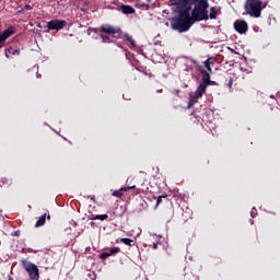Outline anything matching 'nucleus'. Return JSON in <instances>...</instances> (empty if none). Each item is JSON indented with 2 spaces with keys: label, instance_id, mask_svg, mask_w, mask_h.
<instances>
[{
  "label": "nucleus",
  "instance_id": "nucleus-1",
  "mask_svg": "<svg viewBox=\"0 0 280 280\" xmlns=\"http://www.w3.org/2000/svg\"><path fill=\"white\" fill-rule=\"evenodd\" d=\"M191 25H194V21L191 20V14L187 11H177V15L171 20L172 30L179 32V34L189 32Z\"/></svg>",
  "mask_w": 280,
  "mask_h": 280
},
{
  "label": "nucleus",
  "instance_id": "nucleus-2",
  "mask_svg": "<svg viewBox=\"0 0 280 280\" xmlns=\"http://www.w3.org/2000/svg\"><path fill=\"white\" fill-rule=\"evenodd\" d=\"M208 8L209 0H195V8L190 15L192 23H196V21H207L209 19Z\"/></svg>",
  "mask_w": 280,
  "mask_h": 280
},
{
  "label": "nucleus",
  "instance_id": "nucleus-3",
  "mask_svg": "<svg viewBox=\"0 0 280 280\" xmlns=\"http://www.w3.org/2000/svg\"><path fill=\"white\" fill-rule=\"evenodd\" d=\"M264 8H266V4L260 0H246L245 2L246 13L254 19L261 16V10H264Z\"/></svg>",
  "mask_w": 280,
  "mask_h": 280
},
{
  "label": "nucleus",
  "instance_id": "nucleus-4",
  "mask_svg": "<svg viewBox=\"0 0 280 280\" xmlns=\"http://www.w3.org/2000/svg\"><path fill=\"white\" fill-rule=\"evenodd\" d=\"M23 267L28 273V277L31 280H38L40 279V273L38 270V266L34 265L33 262H30L27 260H22Z\"/></svg>",
  "mask_w": 280,
  "mask_h": 280
},
{
  "label": "nucleus",
  "instance_id": "nucleus-5",
  "mask_svg": "<svg viewBox=\"0 0 280 280\" xmlns=\"http://www.w3.org/2000/svg\"><path fill=\"white\" fill-rule=\"evenodd\" d=\"M195 2L194 0H174L177 12H189Z\"/></svg>",
  "mask_w": 280,
  "mask_h": 280
},
{
  "label": "nucleus",
  "instance_id": "nucleus-6",
  "mask_svg": "<svg viewBox=\"0 0 280 280\" xmlns=\"http://www.w3.org/2000/svg\"><path fill=\"white\" fill-rule=\"evenodd\" d=\"M48 32L51 30H56L57 32L60 30H65L67 27V21L65 20H52L47 23Z\"/></svg>",
  "mask_w": 280,
  "mask_h": 280
},
{
  "label": "nucleus",
  "instance_id": "nucleus-7",
  "mask_svg": "<svg viewBox=\"0 0 280 280\" xmlns=\"http://www.w3.org/2000/svg\"><path fill=\"white\" fill-rule=\"evenodd\" d=\"M159 240H161V236L151 234L147 238V244H144V246H149V248L156 250L159 248Z\"/></svg>",
  "mask_w": 280,
  "mask_h": 280
},
{
  "label": "nucleus",
  "instance_id": "nucleus-8",
  "mask_svg": "<svg viewBox=\"0 0 280 280\" xmlns=\"http://www.w3.org/2000/svg\"><path fill=\"white\" fill-rule=\"evenodd\" d=\"M234 28L238 32V34H246L248 32V23L244 20H236L234 22Z\"/></svg>",
  "mask_w": 280,
  "mask_h": 280
},
{
  "label": "nucleus",
  "instance_id": "nucleus-9",
  "mask_svg": "<svg viewBox=\"0 0 280 280\" xmlns=\"http://www.w3.org/2000/svg\"><path fill=\"white\" fill-rule=\"evenodd\" d=\"M101 34H119L121 32V28L110 26V25H104L100 28Z\"/></svg>",
  "mask_w": 280,
  "mask_h": 280
},
{
  "label": "nucleus",
  "instance_id": "nucleus-10",
  "mask_svg": "<svg viewBox=\"0 0 280 280\" xmlns=\"http://www.w3.org/2000/svg\"><path fill=\"white\" fill-rule=\"evenodd\" d=\"M200 73L202 74L201 84H206V86H209V84H213V82H211V72H209V70H200Z\"/></svg>",
  "mask_w": 280,
  "mask_h": 280
},
{
  "label": "nucleus",
  "instance_id": "nucleus-11",
  "mask_svg": "<svg viewBox=\"0 0 280 280\" xmlns=\"http://www.w3.org/2000/svg\"><path fill=\"white\" fill-rule=\"evenodd\" d=\"M207 86H208L207 84L200 83L195 92V95L199 98L202 97V95H205V93L207 91Z\"/></svg>",
  "mask_w": 280,
  "mask_h": 280
},
{
  "label": "nucleus",
  "instance_id": "nucleus-12",
  "mask_svg": "<svg viewBox=\"0 0 280 280\" xmlns=\"http://www.w3.org/2000/svg\"><path fill=\"white\" fill-rule=\"evenodd\" d=\"M215 62H217L215 57H210V58H208V59L203 62V65H205L207 71H209V73H212V72H213V70L211 69V65H215Z\"/></svg>",
  "mask_w": 280,
  "mask_h": 280
},
{
  "label": "nucleus",
  "instance_id": "nucleus-13",
  "mask_svg": "<svg viewBox=\"0 0 280 280\" xmlns=\"http://www.w3.org/2000/svg\"><path fill=\"white\" fill-rule=\"evenodd\" d=\"M128 189H135V186L122 187V188H120V190H115L113 192V196H115L116 198H121L124 196V192H121V191H128Z\"/></svg>",
  "mask_w": 280,
  "mask_h": 280
},
{
  "label": "nucleus",
  "instance_id": "nucleus-14",
  "mask_svg": "<svg viewBox=\"0 0 280 280\" xmlns=\"http://www.w3.org/2000/svg\"><path fill=\"white\" fill-rule=\"evenodd\" d=\"M120 10H121L122 14H135V8H132L130 5L122 4L120 7Z\"/></svg>",
  "mask_w": 280,
  "mask_h": 280
},
{
  "label": "nucleus",
  "instance_id": "nucleus-15",
  "mask_svg": "<svg viewBox=\"0 0 280 280\" xmlns=\"http://www.w3.org/2000/svg\"><path fill=\"white\" fill-rule=\"evenodd\" d=\"M12 34H14V31H12V28H8L5 30L0 36L4 39L8 40V38H10L12 36Z\"/></svg>",
  "mask_w": 280,
  "mask_h": 280
},
{
  "label": "nucleus",
  "instance_id": "nucleus-16",
  "mask_svg": "<svg viewBox=\"0 0 280 280\" xmlns=\"http://www.w3.org/2000/svg\"><path fill=\"white\" fill-rule=\"evenodd\" d=\"M47 220V214H43L39 217L38 221L35 224V228L38 229L39 226H43Z\"/></svg>",
  "mask_w": 280,
  "mask_h": 280
},
{
  "label": "nucleus",
  "instance_id": "nucleus-17",
  "mask_svg": "<svg viewBox=\"0 0 280 280\" xmlns=\"http://www.w3.org/2000/svg\"><path fill=\"white\" fill-rule=\"evenodd\" d=\"M198 100H200V97H198L196 94H195V96H190V100L188 103V108H191V106H194V104H197Z\"/></svg>",
  "mask_w": 280,
  "mask_h": 280
},
{
  "label": "nucleus",
  "instance_id": "nucleus-18",
  "mask_svg": "<svg viewBox=\"0 0 280 280\" xmlns=\"http://www.w3.org/2000/svg\"><path fill=\"white\" fill-rule=\"evenodd\" d=\"M210 19H217V16H218V9H215L214 7H212L211 9H210Z\"/></svg>",
  "mask_w": 280,
  "mask_h": 280
},
{
  "label": "nucleus",
  "instance_id": "nucleus-19",
  "mask_svg": "<svg viewBox=\"0 0 280 280\" xmlns=\"http://www.w3.org/2000/svg\"><path fill=\"white\" fill-rule=\"evenodd\" d=\"M125 37L128 40V43H130L131 47H137V44H135V39L132 38V36L125 34Z\"/></svg>",
  "mask_w": 280,
  "mask_h": 280
},
{
  "label": "nucleus",
  "instance_id": "nucleus-20",
  "mask_svg": "<svg viewBox=\"0 0 280 280\" xmlns=\"http://www.w3.org/2000/svg\"><path fill=\"white\" fill-rule=\"evenodd\" d=\"M120 242L125 244L126 246H132V240L130 238H120Z\"/></svg>",
  "mask_w": 280,
  "mask_h": 280
},
{
  "label": "nucleus",
  "instance_id": "nucleus-21",
  "mask_svg": "<svg viewBox=\"0 0 280 280\" xmlns=\"http://www.w3.org/2000/svg\"><path fill=\"white\" fill-rule=\"evenodd\" d=\"M95 219L104 222V220H108V214H96Z\"/></svg>",
  "mask_w": 280,
  "mask_h": 280
},
{
  "label": "nucleus",
  "instance_id": "nucleus-22",
  "mask_svg": "<svg viewBox=\"0 0 280 280\" xmlns=\"http://www.w3.org/2000/svg\"><path fill=\"white\" fill-rule=\"evenodd\" d=\"M103 43H110V38L108 36L101 35Z\"/></svg>",
  "mask_w": 280,
  "mask_h": 280
},
{
  "label": "nucleus",
  "instance_id": "nucleus-23",
  "mask_svg": "<svg viewBox=\"0 0 280 280\" xmlns=\"http://www.w3.org/2000/svg\"><path fill=\"white\" fill-rule=\"evenodd\" d=\"M163 198H167V196H160L156 201V207H159L160 203L163 202Z\"/></svg>",
  "mask_w": 280,
  "mask_h": 280
},
{
  "label": "nucleus",
  "instance_id": "nucleus-24",
  "mask_svg": "<svg viewBox=\"0 0 280 280\" xmlns=\"http://www.w3.org/2000/svg\"><path fill=\"white\" fill-rule=\"evenodd\" d=\"M116 253H119V247H114L110 249V255H115Z\"/></svg>",
  "mask_w": 280,
  "mask_h": 280
},
{
  "label": "nucleus",
  "instance_id": "nucleus-25",
  "mask_svg": "<svg viewBox=\"0 0 280 280\" xmlns=\"http://www.w3.org/2000/svg\"><path fill=\"white\" fill-rule=\"evenodd\" d=\"M250 215H252V218H255L257 215V209L256 208L252 209Z\"/></svg>",
  "mask_w": 280,
  "mask_h": 280
},
{
  "label": "nucleus",
  "instance_id": "nucleus-26",
  "mask_svg": "<svg viewBox=\"0 0 280 280\" xmlns=\"http://www.w3.org/2000/svg\"><path fill=\"white\" fill-rule=\"evenodd\" d=\"M5 45V39L0 35V49Z\"/></svg>",
  "mask_w": 280,
  "mask_h": 280
},
{
  "label": "nucleus",
  "instance_id": "nucleus-27",
  "mask_svg": "<svg viewBox=\"0 0 280 280\" xmlns=\"http://www.w3.org/2000/svg\"><path fill=\"white\" fill-rule=\"evenodd\" d=\"M228 86H229V89L233 88V78L229 79Z\"/></svg>",
  "mask_w": 280,
  "mask_h": 280
},
{
  "label": "nucleus",
  "instance_id": "nucleus-28",
  "mask_svg": "<svg viewBox=\"0 0 280 280\" xmlns=\"http://www.w3.org/2000/svg\"><path fill=\"white\" fill-rule=\"evenodd\" d=\"M101 257H102V259H104V257H110V253H103V254L101 255Z\"/></svg>",
  "mask_w": 280,
  "mask_h": 280
},
{
  "label": "nucleus",
  "instance_id": "nucleus-29",
  "mask_svg": "<svg viewBox=\"0 0 280 280\" xmlns=\"http://www.w3.org/2000/svg\"><path fill=\"white\" fill-rule=\"evenodd\" d=\"M32 9V5H30V4H26L25 7H24V10H31Z\"/></svg>",
  "mask_w": 280,
  "mask_h": 280
},
{
  "label": "nucleus",
  "instance_id": "nucleus-30",
  "mask_svg": "<svg viewBox=\"0 0 280 280\" xmlns=\"http://www.w3.org/2000/svg\"><path fill=\"white\" fill-rule=\"evenodd\" d=\"M90 220H97L95 219V215L90 217Z\"/></svg>",
  "mask_w": 280,
  "mask_h": 280
},
{
  "label": "nucleus",
  "instance_id": "nucleus-31",
  "mask_svg": "<svg viewBox=\"0 0 280 280\" xmlns=\"http://www.w3.org/2000/svg\"><path fill=\"white\" fill-rule=\"evenodd\" d=\"M8 280H14V278H12V276H8Z\"/></svg>",
  "mask_w": 280,
  "mask_h": 280
},
{
  "label": "nucleus",
  "instance_id": "nucleus-32",
  "mask_svg": "<svg viewBox=\"0 0 280 280\" xmlns=\"http://www.w3.org/2000/svg\"><path fill=\"white\" fill-rule=\"evenodd\" d=\"M163 90H159L158 93H162Z\"/></svg>",
  "mask_w": 280,
  "mask_h": 280
},
{
  "label": "nucleus",
  "instance_id": "nucleus-33",
  "mask_svg": "<svg viewBox=\"0 0 280 280\" xmlns=\"http://www.w3.org/2000/svg\"><path fill=\"white\" fill-rule=\"evenodd\" d=\"M47 218H48V220H50V218H51V217L48 214V217H47Z\"/></svg>",
  "mask_w": 280,
  "mask_h": 280
}]
</instances>
